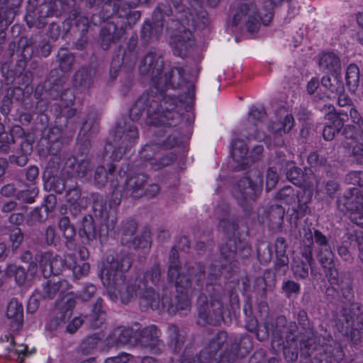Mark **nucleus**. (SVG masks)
<instances>
[{
	"instance_id": "obj_3",
	"label": "nucleus",
	"mask_w": 363,
	"mask_h": 363,
	"mask_svg": "<svg viewBox=\"0 0 363 363\" xmlns=\"http://www.w3.org/2000/svg\"><path fill=\"white\" fill-rule=\"evenodd\" d=\"M341 291L347 305L336 314L335 326L343 336L357 341L363 330V308L354 302L353 289L349 283L342 284Z\"/></svg>"
},
{
	"instance_id": "obj_45",
	"label": "nucleus",
	"mask_w": 363,
	"mask_h": 363,
	"mask_svg": "<svg viewBox=\"0 0 363 363\" xmlns=\"http://www.w3.org/2000/svg\"><path fill=\"white\" fill-rule=\"evenodd\" d=\"M64 78L60 77L54 79L53 81L50 80L46 82L44 85L45 91L52 99H57L64 88L65 84Z\"/></svg>"
},
{
	"instance_id": "obj_33",
	"label": "nucleus",
	"mask_w": 363,
	"mask_h": 363,
	"mask_svg": "<svg viewBox=\"0 0 363 363\" xmlns=\"http://www.w3.org/2000/svg\"><path fill=\"white\" fill-rule=\"evenodd\" d=\"M94 72L91 68L81 67L73 76V83L75 87L81 90H87L94 84Z\"/></svg>"
},
{
	"instance_id": "obj_14",
	"label": "nucleus",
	"mask_w": 363,
	"mask_h": 363,
	"mask_svg": "<svg viewBox=\"0 0 363 363\" xmlns=\"http://www.w3.org/2000/svg\"><path fill=\"white\" fill-rule=\"evenodd\" d=\"M147 176L145 174H136L128 176L123 187V195L135 199L143 196L153 198L160 191L157 184H150L147 186Z\"/></svg>"
},
{
	"instance_id": "obj_11",
	"label": "nucleus",
	"mask_w": 363,
	"mask_h": 363,
	"mask_svg": "<svg viewBox=\"0 0 363 363\" xmlns=\"http://www.w3.org/2000/svg\"><path fill=\"white\" fill-rule=\"evenodd\" d=\"M227 341V333L218 332L198 354L201 363H234L239 350V344L236 340L232 342L230 347H227L218 357H216L218 352Z\"/></svg>"
},
{
	"instance_id": "obj_44",
	"label": "nucleus",
	"mask_w": 363,
	"mask_h": 363,
	"mask_svg": "<svg viewBox=\"0 0 363 363\" xmlns=\"http://www.w3.org/2000/svg\"><path fill=\"white\" fill-rule=\"evenodd\" d=\"M332 75V77H323L321 79V84L332 93L341 94L344 91V86L340 79V75Z\"/></svg>"
},
{
	"instance_id": "obj_28",
	"label": "nucleus",
	"mask_w": 363,
	"mask_h": 363,
	"mask_svg": "<svg viewBox=\"0 0 363 363\" xmlns=\"http://www.w3.org/2000/svg\"><path fill=\"white\" fill-rule=\"evenodd\" d=\"M285 215L284 208L279 204L271 205L264 211V219L268 223L269 227L276 230L279 229L283 223Z\"/></svg>"
},
{
	"instance_id": "obj_17",
	"label": "nucleus",
	"mask_w": 363,
	"mask_h": 363,
	"mask_svg": "<svg viewBox=\"0 0 363 363\" xmlns=\"http://www.w3.org/2000/svg\"><path fill=\"white\" fill-rule=\"evenodd\" d=\"M69 284L65 280L49 279L35 289L30 298V305L37 299L52 300L57 295L65 293L68 289Z\"/></svg>"
},
{
	"instance_id": "obj_35",
	"label": "nucleus",
	"mask_w": 363,
	"mask_h": 363,
	"mask_svg": "<svg viewBox=\"0 0 363 363\" xmlns=\"http://www.w3.org/2000/svg\"><path fill=\"white\" fill-rule=\"evenodd\" d=\"M319 66L332 74L340 75L341 72L340 60L334 52H327L319 60Z\"/></svg>"
},
{
	"instance_id": "obj_20",
	"label": "nucleus",
	"mask_w": 363,
	"mask_h": 363,
	"mask_svg": "<svg viewBox=\"0 0 363 363\" xmlns=\"http://www.w3.org/2000/svg\"><path fill=\"white\" fill-rule=\"evenodd\" d=\"M272 328V335L274 340H281L284 337L286 341L293 340L297 333V325L294 322L287 323L284 315H279L274 320H269Z\"/></svg>"
},
{
	"instance_id": "obj_31",
	"label": "nucleus",
	"mask_w": 363,
	"mask_h": 363,
	"mask_svg": "<svg viewBox=\"0 0 363 363\" xmlns=\"http://www.w3.org/2000/svg\"><path fill=\"white\" fill-rule=\"evenodd\" d=\"M300 236L302 245L301 255L311 264L313 262L314 232L313 233L308 228H303L300 231Z\"/></svg>"
},
{
	"instance_id": "obj_12",
	"label": "nucleus",
	"mask_w": 363,
	"mask_h": 363,
	"mask_svg": "<svg viewBox=\"0 0 363 363\" xmlns=\"http://www.w3.org/2000/svg\"><path fill=\"white\" fill-rule=\"evenodd\" d=\"M6 137L13 146V152L9 156V162L18 167H24L28 162V155L33 152L34 138L32 134L26 133L20 125H13Z\"/></svg>"
},
{
	"instance_id": "obj_1",
	"label": "nucleus",
	"mask_w": 363,
	"mask_h": 363,
	"mask_svg": "<svg viewBox=\"0 0 363 363\" xmlns=\"http://www.w3.org/2000/svg\"><path fill=\"white\" fill-rule=\"evenodd\" d=\"M132 260L128 255L108 257L101 272V281L106 286L108 296L116 302L128 304L134 301L140 291L135 282L125 283V273L130 269Z\"/></svg>"
},
{
	"instance_id": "obj_57",
	"label": "nucleus",
	"mask_w": 363,
	"mask_h": 363,
	"mask_svg": "<svg viewBox=\"0 0 363 363\" xmlns=\"http://www.w3.org/2000/svg\"><path fill=\"white\" fill-rule=\"evenodd\" d=\"M91 137L78 136L77 155L78 157L91 158Z\"/></svg>"
},
{
	"instance_id": "obj_8",
	"label": "nucleus",
	"mask_w": 363,
	"mask_h": 363,
	"mask_svg": "<svg viewBox=\"0 0 363 363\" xmlns=\"http://www.w3.org/2000/svg\"><path fill=\"white\" fill-rule=\"evenodd\" d=\"M155 0H139L142 4H148ZM165 3H159L155 9L152 17L157 21L162 20V18L167 17L165 23V28L168 30H175L180 26L179 21L184 20L187 16L196 15L194 10L197 7L198 10L203 9L201 6V0H194L193 3L190 1V7H186L184 4V0H164Z\"/></svg>"
},
{
	"instance_id": "obj_25",
	"label": "nucleus",
	"mask_w": 363,
	"mask_h": 363,
	"mask_svg": "<svg viewBox=\"0 0 363 363\" xmlns=\"http://www.w3.org/2000/svg\"><path fill=\"white\" fill-rule=\"evenodd\" d=\"M79 235L85 245L96 239L97 232L94 218L91 215L82 217L79 223Z\"/></svg>"
},
{
	"instance_id": "obj_46",
	"label": "nucleus",
	"mask_w": 363,
	"mask_h": 363,
	"mask_svg": "<svg viewBox=\"0 0 363 363\" xmlns=\"http://www.w3.org/2000/svg\"><path fill=\"white\" fill-rule=\"evenodd\" d=\"M316 258L323 269H330L334 264V253L331 247L315 249Z\"/></svg>"
},
{
	"instance_id": "obj_59",
	"label": "nucleus",
	"mask_w": 363,
	"mask_h": 363,
	"mask_svg": "<svg viewBox=\"0 0 363 363\" xmlns=\"http://www.w3.org/2000/svg\"><path fill=\"white\" fill-rule=\"evenodd\" d=\"M274 273L278 276H284L289 269V259L287 255L276 256Z\"/></svg>"
},
{
	"instance_id": "obj_6",
	"label": "nucleus",
	"mask_w": 363,
	"mask_h": 363,
	"mask_svg": "<svg viewBox=\"0 0 363 363\" xmlns=\"http://www.w3.org/2000/svg\"><path fill=\"white\" fill-rule=\"evenodd\" d=\"M301 355L313 356L317 363H339L345 353L340 345L330 334L312 336L301 343Z\"/></svg>"
},
{
	"instance_id": "obj_62",
	"label": "nucleus",
	"mask_w": 363,
	"mask_h": 363,
	"mask_svg": "<svg viewBox=\"0 0 363 363\" xmlns=\"http://www.w3.org/2000/svg\"><path fill=\"white\" fill-rule=\"evenodd\" d=\"M68 320L67 318L64 317L63 314L56 310L55 315L49 320L46 328L50 331L55 330L64 325Z\"/></svg>"
},
{
	"instance_id": "obj_47",
	"label": "nucleus",
	"mask_w": 363,
	"mask_h": 363,
	"mask_svg": "<svg viewBox=\"0 0 363 363\" xmlns=\"http://www.w3.org/2000/svg\"><path fill=\"white\" fill-rule=\"evenodd\" d=\"M160 303H162V298H160L159 294L151 288L146 289L141 297V303L145 304L147 307L151 308L152 310L159 309Z\"/></svg>"
},
{
	"instance_id": "obj_43",
	"label": "nucleus",
	"mask_w": 363,
	"mask_h": 363,
	"mask_svg": "<svg viewBox=\"0 0 363 363\" xmlns=\"http://www.w3.org/2000/svg\"><path fill=\"white\" fill-rule=\"evenodd\" d=\"M161 276L162 267L159 263H155L144 273L143 281L145 285H159L161 281Z\"/></svg>"
},
{
	"instance_id": "obj_51",
	"label": "nucleus",
	"mask_w": 363,
	"mask_h": 363,
	"mask_svg": "<svg viewBox=\"0 0 363 363\" xmlns=\"http://www.w3.org/2000/svg\"><path fill=\"white\" fill-rule=\"evenodd\" d=\"M308 163L310 165L311 171H326L328 169L327 159L323 156H320L317 152H313L308 156Z\"/></svg>"
},
{
	"instance_id": "obj_58",
	"label": "nucleus",
	"mask_w": 363,
	"mask_h": 363,
	"mask_svg": "<svg viewBox=\"0 0 363 363\" xmlns=\"http://www.w3.org/2000/svg\"><path fill=\"white\" fill-rule=\"evenodd\" d=\"M257 257L260 263L267 264L272 257V252L271 247L268 243L261 242L257 248Z\"/></svg>"
},
{
	"instance_id": "obj_40",
	"label": "nucleus",
	"mask_w": 363,
	"mask_h": 363,
	"mask_svg": "<svg viewBox=\"0 0 363 363\" xmlns=\"http://www.w3.org/2000/svg\"><path fill=\"white\" fill-rule=\"evenodd\" d=\"M219 228L228 238H238L237 235L239 228L238 220L234 217L222 218L219 222Z\"/></svg>"
},
{
	"instance_id": "obj_52",
	"label": "nucleus",
	"mask_w": 363,
	"mask_h": 363,
	"mask_svg": "<svg viewBox=\"0 0 363 363\" xmlns=\"http://www.w3.org/2000/svg\"><path fill=\"white\" fill-rule=\"evenodd\" d=\"M247 153L248 147L243 140L238 139L233 141L231 155L235 161L238 162L242 161Z\"/></svg>"
},
{
	"instance_id": "obj_61",
	"label": "nucleus",
	"mask_w": 363,
	"mask_h": 363,
	"mask_svg": "<svg viewBox=\"0 0 363 363\" xmlns=\"http://www.w3.org/2000/svg\"><path fill=\"white\" fill-rule=\"evenodd\" d=\"M108 182V173L103 166H98L94 174V182L98 188L104 187Z\"/></svg>"
},
{
	"instance_id": "obj_5",
	"label": "nucleus",
	"mask_w": 363,
	"mask_h": 363,
	"mask_svg": "<svg viewBox=\"0 0 363 363\" xmlns=\"http://www.w3.org/2000/svg\"><path fill=\"white\" fill-rule=\"evenodd\" d=\"M196 15L187 16L184 20L179 21L180 26L177 29L166 30L170 34L169 45L174 55L184 57L194 43L193 30L203 28L208 23L207 13L203 9L194 8Z\"/></svg>"
},
{
	"instance_id": "obj_19",
	"label": "nucleus",
	"mask_w": 363,
	"mask_h": 363,
	"mask_svg": "<svg viewBox=\"0 0 363 363\" xmlns=\"http://www.w3.org/2000/svg\"><path fill=\"white\" fill-rule=\"evenodd\" d=\"M160 335V330L157 326L154 325L147 326L140 331L138 342L152 353L160 354L164 348Z\"/></svg>"
},
{
	"instance_id": "obj_53",
	"label": "nucleus",
	"mask_w": 363,
	"mask_h": 363,
	"mask_svg": "<svg viewBox=\"0 0 363 363\" xmlns=\"http://www.w3.org/2000/svg\"><path fill=\"white\" fill-rule=\"evenodd\" d=\"M42 236L43 243L47 246L56 247L60 242V235L54 225L46 227Z\"/></svg>"
},
{
	"instance_id": "obj_26",
	"label": "nucleus",
	"mask_w": 363,
	"mask_h": 363,
	"mask_svg": "<svg viewBox=\"0 0 363 363\" xmlns=\"http://www.w3.org/2000/svg\"><path fill=\"white\" fill-rule=\"evenodd\" d=\"M342 116H347V112L340 111L338 113L328 115V119L331 121L330 124L326 125L323 130V137L325 140H333L336 134L341 131L345 122V118Z\"/></svg>"
},
{
	"instance_id": "obj_55",
	"label": "nucleus",
	"mask_w": 363,
	"mask_h": 363,
	"mask_svg": "<svg viewBox=\"0 0 363 363\" xmlns=\"http://www.w3.org/2000/svg\"><path fill=\"white\" fill-rule=\"evenodd\" d=\"M289 181L297 186H301L304 182V174L302 169L292 164L286 171Z\"/></svg>"
},
{
	"instance_id": "obj_64",
	"label": "nucleus",
	"mask_w": 363,
	"mask_h": 363,
	"mask_svg": "<svg viewBox=\"0 0 363 363\" xmlns=\"http://www.w3.org/2000/svg\"><path fill=\"white\" fill-rule=\"evenodd\" d=\"M345 182L348 184L354 186H363V171H352L345 177Z\"/></svg>"
},
{
	"instance_id": "obj_41",
	"label": "nucleus",
	"mask_w": 363,
	"mask_h": 363,
	"mask_svg": "<svg viewBox=\"0 0 363 363\" xmlns=\"http://www.w3.org/2000/svg\"><path fill=\"white\" fill-rule=\"evenodd\" d=\"M315 264V260L313 263H309L306 259V262L300 259H295L292 263V271L294 275L297 279H306L308 276L309 268L313 269Z\"/></svg>"
},
{
	"instance_id": "obj_15",
	"label": "nucleus",
	"mask_w": 363,
	"mask_h": 363,
	"mask_svg": "<svg viewBox=\"0 0 363 363\" xmlns=\"http://www.w3.org/2000/svg\"><path fill=\"white\" fill-rule=\"evenodd\" d=\"M177 288V294L171 296L164 294L162 297V306L170 315L179 314L180 315H186L191 311V299L187 291H179V289H185L182 287Z\"/></svg>"
},
{
	"instance_id": "obj_4",
	"label": "nucleus",
	"mask_w": 363,
	"mask_h": 363,
	"mask_svg": "<svg viewBox=\"0 0 363 363\" xmlns=\"http://www.w3.org/2000/svg\"><path fill=\"white\" fill-rule=\"evenodd\" d=\"M207 295L201 294L197 299V323L205 326H217L223 320L225 290L220 284H208Z\"/></svg>"
},
{
	"instance_id": "obj_56",
	"label": "nucleus",
	"mask_w": 363,
	"mask_h": 363,
	"mask_svg": "<svg viewBox=\"0 0 363 363\" xmlns=\"http://www.w3.org/2000/svg\"><path fill=\"white\" fill-rule=\"evenodd\" d=\"M129 247H133L135 250L141 249L143 252H147L151 246V242L147 234L141 236H134L130 242V245H126Z\"/></svg>"
},
{
	"instance_id": "obj_27",
	"label": "nucleus",
	"mask_w": 363,
	"mask_h": 363,
	"mask_svg": "<svg viewBox=\"0 0 363 363\" xmlns=\"http://www.w3.org/2000/svg\"><path fill=\"white\" fill-rule=\"evenodd\" d=\"M43 141L46 143L45 147L49 155H60L63 144L62 133L60 128L49 129Z\"/></svg>"
},
{
	"instance_id": "obj_13",
	"label": "nucleus",
	"mask_w": 363,
	"mask_h": 363,
	"mask_svg": "<svg viewBox=\"0 0 363 363\" xmlns=\"http://www.w3.org/2000/svg\"><path fill=\"white\" fill-rule=\"evenodd\" d=\"M138 138V129L134 123L124 119L118 121L113 140L114 150L111 157L113 160L121 159L125 152L135 145Z\"/></svg>"
},
{
	"instance_id": "obj_18",
	"label": "nucleus",
	"mask_w": 363,
	"mask_h": 363,
	"mask_svg": "<svg viewBox=\"0 0 363 363\" xmlns=\"http://www.w3.org/2000/svg\"><path fill=\"white\" fill-rule=\"evenodd\" d=\"M261 9L257 16V8L252 4H241L233 16V24L237 26L244 16H247L246 26L249 32H257L259 28V21L262 22L260 18Z\"/></svg>"
},
{
	"instance_id": "obj_48",
	"label": "nucleus",
	"mask_w": 363,
	"mask_h": 363,
	"mask_svg": "<svg viewBox=\"0 0 363 363\" xmlns=\"http://www.w3.org/2000/svg\"><path fill=\"white\" fill-rule=\"evenodd\" d=\"M303 340L300 342L301 343ZM301 346V344H299ZM301 351V347L298 348L296 336L293 340L289 342L286 340V344L284 346L283 353L285 359L288 362H294L297 360L298 356V351Z\"/></svg>"
},
{
	"instance_id": "obj_49",
	"label": "nucleus",
	"mask_w": 363,
	"mask_h": 363,
	"mask_svg": "<svg viewBox=\"0 0 363 363\" xmlns=\"http://www.w3.org/2000/svg\"><path fill=\"white\" fill-rule=\"evenodd\" d=\"M137 229V223L133 220H128L123 224L121 229L122 245H130L136 233Z\"/></svg>"
},
{
	"instance_id": "obj_9",
	"label": "nucleus",
	"mask_w": 363,
	"mask_h": 363,
	"mask_svg": "<svg viewBox=\"0 0 363 363\" xmlns=\"http://www.w3.org/2000/svg\"><path fill=\"white\" fill-rule=\"evenodd\" d=\"M167 102L165 99L159 101V98L148 94H142L130 108L129 111L130 120L133 123L138 121L143 113L146 111L148 117L147 123L154 125L170 124L167 121V114L170 115L173 110L174 104H172L169 108L167 106Z\"/></svg>"
},
{
	"instance_id": "obj_29",
	"label": "nucleus",
	"mask_w": 363,
	"mask_h": 363,
	"mask_svg": "<svg viewBox=\"0 0 363 363\" xmlns=\"http://www.w3.org/2000/svg\"><path fill=\"white\" fill-rule=\"evenodd\" d=\"M137 57V52H130L126 50H124L122 55H116L113 57L111 62L110 70L111 74H112L113 72L116 73L118 70L122 67H124L128 69H131L135 65Z\"/></svg>"
},
{
	"instance_id": "obj_38",
	"label": "nucleus",
	"mask_w": 363,
	"mask_h": 363,
	"mask_svg": "<svg viewBox=\"0 0 363 363\" xmlns=\"http://www.w3.org/2000/svg\"><path fill=\"white\" fill-rule=\"evenodd\" d=\"M56 60L59 69L62 72L66 73L72 69L75 62V57L67 48H61L57 52Z\"/></svg>"
},
{
	"instance_id": "obj_16",
	"label": "nucleus",
	"mask_w": 363,
	"mask_h": 363,
	"mask_svg": "<svg viewBox=\"0 0 363 363\" xmlns=\"http://www.w3.org/2000/svg\"><path fill=\"white\" fill-rule=\"evenodd\" d=\"M262 186L261 182H254L250 177L241 178L233 191V195L238 204L246 207L254 201L261 194Z\"/></svg>"
},
{
	"instance_id": "obj_50",
	"label": "nucleus",
	"mask_w": 363,
	"mask_h": 363,
	"mask_svg": "<svg viewBox=\"0 0 363 363\" xmlns=\"http://www.w3.org/2000/svg\"><path fill=\"white\" fill-rule=\"evenodd\" d=\"M101 340L100 334L95 333L86 337L80 344L79 350L84 355H89L94 352Z\"/></svg>"
},
{
	"instance_id": "obj_10",
	"label": "nucleus",
	"mask_w": 363,
	"mask_h": 363,
	"mask_svg": "<svg viewBox=\"0 0 363 363\" xmlns=\"http://www.w3.org/2000/svg\"><path fill=\"white\" fill-rule=\"evenodd\" d=\"M179 254L175 247L171 249L169 255V264L167 267V281L173 283L177 287L189 289L193 281L197 286H201L205 279V269L203 265L196 263L189 266L186 270H182L178 261Z\"/></svg>"
},
{
	"instance_id": "obj_54",
	"label": "nucleus",
	"mask_w": 363,
	"mask_h": 363,
	"mask_svg": "<svg viewBox=\"0 0 363 363\" xmlns=\"http://www.w3.org/2000/svg\"><path fill=\"white\" fill-rule=\"evenodd\" d=\"M8 276L14 277L16 283L19 285L25 284L27 279V272L23 267L14 264H9L6 268Z\"/></svg>"
},
{
	"instance_id": "obj_32",
	"label": "nucleus",
	"mask_w": 363,
	"mask_h": 363,
	"mask_svg": "<svg viewBox=\"0 0 363 363\" xmlns=\"http://www.w3.org/2000/svg\"><path fill=\"white\" fill-rule=\"evenodd\" d=\"M133 335V330L123 326L113 330L106 339L109 347L124 345L129 342Z\"/></svg>"
},
{
	"instance_id": "obj_30",
	"label": "nucleus",
	"mask_w": 363,
	"mask_h": 363,
	"mask_svg": "<svg viewBox=\"0 0 363 363\" xmlns=\"http://www.w3.org/2000/svg\"><path fill=\"white\" fill-rule=\"evenodd\" d=\"M153 19L156 21L154 26L146 22L141 29V39L146 44L159 39L162 31V28L165 26L164 21H167L164 18H162L161 21H157L154 18Z\"/></svg>"
},
{
	"instance_id": "obj_39",
	"label": "nucleus",
	"mask_w": 363,
	"mask_h": 363,
	"mask_svg": "<svg viewBox=\"0 0 363 363\" xmlns=\"http://www.w3.org/2000/svg\"><path fill=\"white\" fill-rule=\"evenodd\" d=\"M238 238H230L220 246L221 257L226 260L234 259L238 255Z\"/></svg>"
},
{
	"instance_id": "obj_37",
	"label": "nucleus",
	"mask_w": 363,
	"mask_h": 363,
	"mask_svg": "<svg viewBox=\"0 0 363 363\" xmlns=\"http://www.w3.org/2000/svg\"><path fill=\"white\" fill-rule=\"evenodd\" d=\"M294 119L292 114H287L284 119L272 121L268 125V129L272 134L288 133L293 128Z\"/></svg>"
},
{
	"instance_id": "obj_7",
	"label": "nucleus",
	"mask_w": 363,
	"mask_h": 363,
	"mask_svg": "<svg viewBox=\"0 0 363 363\" xmlns=\"http://www.w3.org/2000/svg\"><path fill=\"white\" fill-rule=\"evenodd\" d=\"M163 62L160 56L153 49H151L143 58L140 65L139 72L143 75H150L155 89L162 93L167 89L176 86H182L179 82L172 79L177 72L179 79L183 78L184 70L183 68L173 67L162 74Z\"/></svg>"
},
{
	"instance_id": "obj_63",
	"label": "nucleus",
	"mask_w": 363,
	"mask_h": 363,
	"mask_svg": "<svg viewBox=\"0 0 363 363\" xmlns=\"http://www.w3.org/2000/svg\"><path fill=\"white\" fill-rule=\"evenodd\" d=\"M275 357H272L268 360L266 358V352L264 350L256 351L250 358L248 363H277Z\"/></svg>"
},
{
	"instance_id": "obj_36",
	"label": "nucleus",
	"mask_w": 363,
	"mask_h": 363,
	"mask_svg": "<svg viewBox=\"0 0 363 363\" xmlns=\"http://www.w3.org/2000/svg\"><path fill=\"white\" fill-rule=\"evenodd\" d=\"M167 331L169 337V347L173 352L179 353L185 342V335L176 325H169Z\"/></svg>"
},
{
	"instance_id": "obj_42",
	"label": "nucleus",
	"mask_w": 363,
	"mask_h": 363,
	"mask_svg": "<svg viewBox=\"0 0 363 363\" xmlns=\"http://www.w3.org/2000/svg\"><path fill=\"white\" fill-rule=\"evenodd\" d=\"M346 85L350 91H355L359 83V69L355 64H350L345 74Z\"/></svg>"
},
{
	"instance_id": "obj_24",
	"label": "nucleus",
	"mask_w": 363,
	"mask_h": 363,
	"mask_svg": "<svg viewBox=\"0 0 363 363\" xmlns=\"http://www.w3.org/2000/svg\"><path fill=\"white\" fill-rule=\"evenodd\" d=\"M6 317L12 331H18L23 323V308L17 299L12 298L8 304Z\"/></svg>"
},
{
	"instance_id": "obj_23",
	"label": "nucleus",
	"mask_w": 363,
	"mask_h": 363,
	"mask_svg": "<svg viewBox=\"0 0 363 363\" xmlns=\"http://www.w3.org/2000/svg\"><path fill=\"white\" fill-rule=\"evenodd\" d=\"M338 208L342 212H351L362 209L363 206V196L359 189L353 188L337 201Z\"/></svg>"
},
{
	"instance_id": "obj_2",
	"label": "nucleus",
	"mask_w": 363,
	"mask_h": 363,
	"mask_svg": "<svg viewBox=\"0 0 363 363\" xmlns=\"http://www.w3.org/2000/svg\"><path fill=\"white\" fill-rule=\"evenodd\" d=\"M101 5L104 18L113 20L108 22L100 32L101 46L107 50L111 43L121 38L128 26H131L139 20L141 14L139 11L131 10L129 5L121 0L111 2L108 10L104 8L105 2Z\"/></svg>"
},
{
	"instance_id": "obj_60",
	"label": "nucleus",
	"mask_w": 363,
	"mask_h": 363,
	"mask_svg": "<svg viewBox=\"0 0 363 363\" xmlns=\"http://www.w3.org/2000/svg\"><path fill=\"white\" fill-rule=\"evenodd\" d=\"M15 16V11L13 9L6 8L0 9V29H6L12 23Z\"/></svg>"
},
{
	"instance_id": "obj_34",
	"label": "nucleus",
	"mask_w": 363,
	"mask_h": 363,
	"mask_svg": "<svg viewBox=\"0 0 363 363\" xmlns=\"http://www.w3.org/2000/svg\"><path fill=\"white\" fill-rule=\"evenodd\" d=\"M99 118L96 111H90L82 123L79 137H94L99 132Z\"/></svg>"
},
{
	"instance_id": "obj_21",
	"label": "nucleus",
	"mask_w": 363,
	"mask_h": 363,
	"mask_svg": "<svg viewBox=\"0 0 363 363\" xmlns=\"http://www.w3.org/2000/svg\"><path fill=\"white\" fill-rule=\"evenodd\" d=\"M94 166L91 158L76 156L67 160L65 171L71 177L82 179L90 174Z\"/></svg>"
},
{
	"instance_id": "obj_22",
	"label": "nucleus",
	"mask_w": 363,
	"mask_h": 363,
	"mask_svg": "<svg viewBox=\"0 0 363 363\" xmlns=\"http://www.w3.org/2000/svg\"><path fill=\"white\" fill-rule=\"evenodd\" d=\"M40 258V267L45 278L52 274L58 275L65 267V259L60 255L53 256L50 252L36 254V259Z\"/></svg>"
}]
</instances>
